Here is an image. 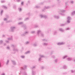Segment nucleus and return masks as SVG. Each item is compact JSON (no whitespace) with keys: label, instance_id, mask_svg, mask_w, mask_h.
Returning <instances> with one entry per match:
<instances>
[{"label":"nucleus","instance_id":"obj_61","mask_svg":"<svg viewBox=\"0 0 75 75\" xmlns=\"http://www.w3.org/2000/svg\"><path fill=\"white\" fill-rule=\"evenodd\" d=\"M52 53H51V55H52Z\"/></svg>","mask_w":75,"mask_h":75},{"label":"nucleus","instance_id":"obj_4","mask_svg":"<svg viewBox=\"0 0 75 75\" xmlns=\"http://www.w3.org/2000/svg\"><path fill=\"white\" fill-rule=\"evenodd\" d=\"M71 18L69 17H68L67 22L68 24H69L71 23Z\"/></svg>","mask_w":75,"mask_h":75},{"label":"nucleus","instance_id":"obj_40","mask_svg":"<svg viewBox=\"0 0 75 75\" xmlns=\"http://www.w3.org/2000/svg\"><path fill=\"white\" fill-rule=\"evenodd\" d=\"M8 62H9V61L8 60L7 62L6 65H8Z\"/></svg>","mask_w":75,"mask_h":75},{"label":"nucleus","instance_id":"obj_5","mask_svg":"<svg viewBox=\"0 0 75 75\" xmlns=\"http://www.w3.org/2000/svg\"><path fill=\"white\" fill-rule=\"evenodd\" d=\"M38 35H39V34H40L41 36L42 37H44V34L42 33H41V31L40 30H38Z\"/></svg>","mask_w":75,"mask_h":75},{"label":"nucleus","instance_id":"obj_23","mask_svg":"<svg viewBox=\"0 0 75 75\" xmlns=\"http://www.w3.org/2000/svg\"><path fill=\"white\" fill-rule=\"evenodd\" d=\"M72 15H74L75 14V11H73L71 13Z\"/></svg>","mask_w":75,"mask_h":75},{"label":"nucleus","instance_id":"obj_17","mask_svg":"<svg viewBox=\"0 0 75 75\" xmlns=\"http://www.w3.org/2000/svg\"><path fill=\"white\" fill-rule=\"evenodd\" d=\"M32 74V75H35V71H33Z\"/></svg>","mask_w":75,"mask_h":75},{"label":"nucleus","instance_id":"obj_14","mask_svg":"<svg viewBox=\"0 0 75 75\" xmlns=\"http://www.w3.org/2000/svg\"><path fill=\"white\" fill-rule=\"evenodd\" d=\"M72 59V58L69 57L67 59V61H71Z\"/></svg>","mask_w":75,"mask_h":75},{"label":"nucleus","instance_id":"obj_54","mask_svg":"<svg viewBox=\"0 0 75 75\" xmlns=\"http://www.w3.org/2000/svg\"><path fill=\"white\" fill-rule=\"evenodd\" d=\"M35 8H38V6H35Z\"/></svg>","mask_w":75,"mask_h":75},{"label":"nucleus","instance_id":"obj_27","mask_svg":"<svg viewBox=\"0 0 75 75\" xmlns=\"http://www.w3.org/2000/svg\"><path fill=\"white\" fill-rule=\"evenodd\" d=\"M30 51H28L25 53L26 54H28V53H30Z\"/></svg>","mask_w":75,"mask_h":75},{"label":"nucleus","instance_id":"obj_50","mask_svg":"<svg viewBox=\"0 0 75 75\" xmlns=\"http://www.w3.org/2000/svg\"><path fill=\"white\" fill-rule=\"evenodd\" d=\"M16 1L17 2H19L20 1V0H16Z\"/></svg>","mask_w":75,"mask_h":75},{"label":"nucleus","instance_id":"obj_45","mask_svg":"<svg viewBox=\"0 0 75 75\" xmlns=\"http://www.w3.org/2000/svg\"><path fill=\"white\" fill-rule=\"evenodd\" d=\"M4 21H7V19L6 18H5L4 19Z\"/></svg>","mask_w":75,"mask_h":75},{"label":"nucleus","instance_id":"obj_57","mask_svg":"<svg viewBox=\"0 0 75 75\" xmlns=\"http://www.w3.org/2000/svg\"><path fill=\"white\" fill-rule=\"evenodd\" d=\"M6 45V44L5 43L4 44V45Z\"/></svg>","mask_w":75,"mask_h":75},{"label":"nucleus","instance_id":"obj_10","mask_svg":"<svg viewBox=\"0 0 75 75\" xmlns=\"http://www.w3.org/2000/svg\"><path fill=\"white\" fill-rule=\"evenodd\" d=\"M59 31H60V32H64V29H63L62 28H59Z\"/></svg>","mask_w":75,"mask_h":75},{"label":"nucleus","instance_id":"obj_46","mask_svg":"<svg viewBox=\"0 0 75 75\" xmlns=\"http://www.w3.org/2000/svg\"><path fill=\"white\" fill-rule=\"evenodd\" d=\"M6 43H8L9 42H8V41H6Z\"/></svg>","mask_w":75,"mask_h":75},{"label":"nucleus","instance_id":"obj_39","mask_svg":"<svg viewBox=\"0 0 75 75\" xmlns=\"http://www.w3.org/2000/svg\"><path fill=\"white\" fill-rule=\"evenodd\" d=\"M36 67L35 66H33V68H32V69H34V68H35Z\"/></svg>","mask_w":75,"mask_h":75},{"label":"nucleus","instance_id":"obj_53","mask_svg":"<svg viewBox=\"0 0 75 75\" xmlns=\"http://www.w3.org/2000/svg\"><path fill=\"white\" fill-rule=\"evenodd\" d=\"M23 27H24V28L25 29V28H26V27L25 26H23Z\"/></svg>","mask_w":75,"mask_h":75},{"label":"nucleus","instance_id":"obj_21","mask_svg":"<svg viewBox=\"0 0 75 75\" xmlns=\"http://www.w3.org/2000/svg\"><path fill=\"white\" fill-rule=\"evenodd\" d=\"M68 57V56H67V55H66V56H63V57H62V58H63V59H65V58H66V57Z\"/></svg>","mask_w":75,"mask_h":75},{"label":"nucleus","instance_id":"obj_58","mask_svg":"<svg viewBox=\"0 0 75 75\" xmlns=\"http://www.w3.org/2000/svg\"><path fill=\"white\" fill-rule=\"evenodd\" d=\"M19 20H22V18H19Z\"/></svg>","mask_w":75,"mask_h":75},{"label":"nucleus","instance_id":"obj_52","mask_svg":"<svg viewBox=\"0 0 75 75\" xmlns=\"http://www.w3.org/2000/svg\"><path fill=\"white\" fill-rule=\"evenodd\" d=\"M16 6H13V8H16Z\"/></svg>","mask_w":75,"mask_h":75},{"label":"nucleus","instance_id":"obj_62","mask_svg":"<svg viewBox=\"0 0 75 75\" xmlns=\"http://www.w3.org/2000/svg\"><path fill=\"white\" fill-rule=\"evenodd\" d=\"M65 73H63V74H64Z\"/></svg>","mask_w":75,"mask_h":75},{"label":"nucleus","instance_id":"obj_22","mask_svg":"<svg viewBox=\"0 0 75 75\" xmlns=\"http://www.w3.org/2000/svg\"><path fill=\"white\" fill-rule=\"evenodd\" d=\"M66 24H61L60 25V26L61 27H64V26H65V25Z\"/></svg>","mask_w":75,"mask_h":75},{"label":"nucleus","instance_id":"obj_41","mask_svg":"<svg viewBox=\"0 0 75 75\" xmlns=\"http://www.w3.org/2000/svg\"><path fill=\"white\" fill-rule=\"evenodd\" d=\"M18 9H19V10L20 11H21V10H22L21 8H19Z\"/></svg>","mask_w":75,"mask_h":75},{"label":"nucleus","instance_id":"obj_51","mask_svg":"<svg viewBox=\"0 0 75 75\" xmlns=\"http://www.w3.org/2000/svg\"><path fill=\"white\" fill-rule=\"evenodd\" d=\"M23 4H24V2H22L21 3V5H23Z\"/></svg>","mask_w":75,"mask_h":75},{"label":"nucleus","instance_id":"obj_35","mask_svg":"<svg viewBox=\"0 0 75 75\" xmlns=\"http://www.w3.org/2000/svg\"><path fill=\"white\" fill-rule=\"evenodd\" d=\"M3 10H2L1 12V15H2V14H3Z\"/></svg>","mask_w":75,"mask_h":75},{"label":"nucleus","instance_id":"obj_32","mask_svg":"<svg viewBox=\"0 0 75 75\" xmlns=\"http://www.w3.org/2000/svg\"><path fill=\"white\" fill-rule=\"evenodd\" d=\"M3 42V41H2V40H1L0 41V44H2Z\"/></svg>","mask_w":75,"mask_h":75},{"label":"nucleus","instance_id":"obj_19","mask_svg":"<svg viewBox=\"0 0 75 75\" xmlns=\"http://www.w3.org/2000/svg\"><path fill=\"white\" fill-rule=\"evenodd\" d=\"M2 8H4L5 9H7V8L6 6H2Z\"/></svg>","mask_w":75,"mask_h":75},{"label":"nucleus","instance_id":"obj_42","mask_svg":"<svg viewBox=\"0 0 75 75\" xmlns=\"http://www.w3.org/2000/svg\"><path fill=\"white\" fill-rule=\"evenodd\" d=\"M67 30H70V28H68L67 29Z\"/></svg>","mask_w":75,"mask_h":75},{"label":"nucleus","instance_id":"obj_16","mask_svg":"<svg viewBox=\"0 0 75 75\" xmlns=\"http://www.w3.org/2000/svg\"><path fill=\"white\" fill-rule=\"evenodd\" d=\"M58 33L57 32V31H55L53 33L54 35H56Z\"/></svg>","mask_w":75,"mask_h":75},{"label":"nucleus","instance_id":"obj_13","mask_svg":"<svg viewBox=\"0 0 75 75\" xmlns=\"http://www.w3.org/2000/svg\"><path fill=\"white\" fill-rule=\"evenodd\" d=\"M11 62H12L13 64V65H16V62H15V61H14V60H12Z\"/></svg>","mask_w":75,"mask_h":75},{"label":"nucleus","instance_id":"obj_60","mask_svg":"<svg viewBox=\"0 0 75 75\" xmlns=\"http://www.w3.org/2000/svg\"><path fill=\"white\" fill-rule=\"evenodd\" d=\"M57 1H58V2L59 1V0H57Z\"/></svg>","mask_w":75,"mask_h":75},{"label":"nucleus","instance_id":"obj_64","mask_svg":"<svg viewBox=\"0 0 75 75\" xmlns=\"http://www.w3.org/2000/svg\"><path fill=\"white\" fill-rule=\"evenodd\" d=\"M14 50L16 51V50Z\"/></svg>","mask_w":75,"mask_h":75},{"label":"nucleus","instance_id":"obj_56","mask_svg":"<svg viewBox=\"0 0 75 75\" xmlns=\"http://www.w3.org/2000/svg\"><path fill=\"white\" fill-rule=\"evenodd\" d=\"M5 75V74H4V73H3L1 75Z\"/></svg>","mask_w":75,"mask_h":75},{"label":"nucleus","instance_id":"obj_11","mask_svg":"<svg viewBox=\"0 0 75 75\" xmlns=\"http://www.w3.org/2000/svg\"><path fill=\"white\" fill-rule=\"evenodd\" d=\"M54 18H56L57 19H58L59 18V16H57L55 15H54Z\"/></svg>","mask_w":75,"mask_h":75},{"label":"nucleus","instance_id":"obj_30","mask_svg":"<svg viewBox=\"0 0 75 75\" xmlns=\"http://www.w3.org/2000/svg\"><path fill=\"white\" fill-rule=\"evenodd\" d=\"M41 68L42 69H44V68H45V67H44V66H42V67H41Z\"/></svg>","mask_w":75,"mask_h":75},{"label":"nucleus","instance_id":"obj_63","mask_svg":"<svg viewBox=\"0 0 75 75\" xmlns=\"http://www.w3.org/2000/svg\"><path fill=\"white\" fill-rule=\"evenodd\" d=\"M1 67V66L0 65V67Z\"/></svg>","mask_w":75,"mask_h":75},{"label":"nucleus","instance_id":"obj_24","mask_svg":"<svg viewBox=\"0 0 75 75\" xmlns=\"http://www.w3.org/2000/svg\"><path fill=\"white\" fill-rule=\"evenodd\" d=\"M35 33V31H33L31 32L30 33L31 34H34V33Z\"/></svg>","mask_w":75,"mask_h":75},{"label":"nucleus","instance_id":"obj_43","mask_svg":"<svg viewBox=\"0 0 75 75\" xmlns=\"http://www.w3.org/2000/svg\"><path fill=\"white\" fill-rule=\"evenodd\" d=\"M21 57L22 58H24V56H21Z\"/></svg>","mask_w":75,"mask_h":75},{"label":"nucleus","instance_id":"obj_20","mask_svg":"<svg viewBox=\"0 0 75 75\" xmlns=\"http://www.w3.org/2000/svg\"><path fill=\"white\" fill-rule=\"evenodd\" d=\"M26 68H27V66H26V65H24L23 66V70H24L25 69H26Z\"/></svg>","mask_w":75,"mask_h":75},{"label":"nucleus","instance_id":"obj_9","mask_svg":"<svg viewBox=\"0 0 75 75\" xmlns=\"http://www.w3.org/2000/svg\"><path fill=\"white\" fill-rule=\"evenodd\" d=\"M51 8V7H50V6L45 7V9H44L42 10V11H44V10H45V9H49V8Z\"/></svg>","mask_w":75,"mask_h":75},{"label":"nucleus","instance_id":"obj_34","mask_svg":"<svg viewBox=\"0 0 75 75\" xmlns=\"http://www.w3.org/2000/svg\"><path fill=\"white\" fill-rule=\"evenodd\" d=\"M52 58H55V56L54 55H53L52 57Z\"/></svg>","mask_w":75,"mask_h":75},{"label":"nucleus","instance_id":"obj_47","mask_svg":"<svg viewBox=\"0 0 75 75\" xmlns=\"http://www.w3.org/2000/svg\"><path fill=\"white\" fill-rule=\"evenodd\" d=\"M11 47H13V48H14V45H12Z\"/></svg>","mask_w":75,"mask_h":75},{"label":"nucleus","instance_id":"obj_7","mask_svg":"<svg viewBox=\"0 0 75 75\" xmlns=\"http://www.w3.org/2000/svg\"><path fill=\"white\" fill-rule=\"evenodd\" d=\"M65 42H59L57 43V45H64Z\"/></svg>","mask_w":75,"mask_h":75},{"label":"nucleus","instance_id":"obj_44","mask_svg":"<svg viewBox=\"0 0 75 75\" xmlns=\"http://www.w3.org/2000/svg\"><path fill=\"white\" fill-rule=\"evenodd\" d=\"M1 3H4L5 2V1H1Z\"/></svg>","mask_w":75,"mask_h":75},{"label":"nucleus","instance_id":"obj_2","mask_svg":"<svg viewBox=\"0 0 75 75\" xmlns=\"http://www.w3.org/2000/svg\"><path fill=\"white\" fill-rule=\"evenodd\" d=\"M39 58L38 59V61L39 62H40L42 60V58H44L45 56L42 55H39Z\"/></svg>","mask_w":75,"mask_h":75},{"label":"nucleus","instance_id":"obj_49","mask_svg":"<svg viewBox=\"0 0 75 75\" xmlns=\"http://www.w3.org/2000/svg\"><path fill=\"white\" fill-rule=\"evenodd\" d=\"M7 49H8V50H9V49H10V47H7Z\"/></svg>","mask_w":75,"mask_h":75},{"label":"nucleus","instance_id":"obj_15","mask_svg":"<svg viewBox=\"0 0 75 75\" xmlns=\"http://www.w3.org/2000/svg\"><path fill=\"white\" fill-rule=\"evenodd\" d=\"M67 6H68V2H67L65 3V7L66 8L67 7Z\"/></svg>","mask_w":75,"mask_h":75},{"label":"nucleus","instance_id":"obj_1","mask_svg":"<svg viewBox=\"0 0 75 75\" xmlns=\"http://www.w3.org/2000/svg\"><path fill=\"white\" fill-rule=\"evenodd\" d=\"M43 43H42V45L43 46H47L48 45L47 43L45 42H47V40L45 39H43L42 40Z\"/></svg>","mask_w":75,"mask_h":75},{"label":"nucleus","instance_id":"obj_38","mask_svg":"<svg viewBox=\"0 0 75 75\" xmlns=\"http://www.w3.org/2000/svg\"><path fill=\"white\" fill-rule=\"evenodd\" d=\"M8 40H12V38H8Z\"/></svg>","mask_w":75,"mask_h":75},{"label":"nucleus","instance_id":"obj_29","mask_svg":"<svg viewBox=\"0 0 75 75\" xmlns=\"http://www.w3.org/2000/svg\"><path fill=\"white\" fill-rule=\"evenodd\" d=\"M57 61H58V59H55L54 60V62H57Z\"/></svg>","mask_w":75,"mask_h":75},{"label":"nucleus","instance_id":"obj_37","mask_svg":"<svg viewBox=\"0 0 75 75\" xmlns=\"http://www.w3.org/2000/svg\"><path fill=\"white\" fill-rule=\"evenodd\" d=\"M29 20V18H27L25 19V21H26V20Z\"/></svg>","mask_w":75,"mask_h":75},{"label":"nucleus","instance_id":"obj_3","mask_svg":"<svg viewBox=\"0 0 75 75\" xmlns=\"http://www.w3.org/2000/svg\"><path fill=\"white\" fill-rule=\"evenodd\" d=\"M65 11V10H59V14H61V15H62V16H64V13H64Z\"/></svg>","mask_w":75,"mask_h":75},{"label":"nucleus","instance_id":"obj_33","mask_svg":"<svg viewBox=\"0 0 75 75\" xmlns=\"http://www.w3.org/2000/svg\"><path fill=\"white\" fill-rule=\"evenodd\" d=\"M33 46L34 47H36V46H37V44H36V43H35L33 45Z\"/></svg>","mask_w":75,"mask_h":75},{"label":"nucleus","instance_id":"obj_8","mask_svg":"<svg viewBox=\"0 0 75 75\" xmlns=\"http://www.w3.org/2000/svg\"><path fill=\"white\" fill-rule=\"evenodd\" d=\"M15 29H16V27H12L11 28V31L12 32H14Z\"/></svg>","mask_w":75,"mask_h":75},{"label":"nucleus","instance_id":"obj_48","mask_svg":"<svg viewBox=\"0 0 75 75\" xmlns=\"http://www.w3.org/2000/svg\"><path fill=\"white\" fill-rule=\"evenodd\" d=\"M28 43H29V42H26V44H28Z\"/></svg>","mask_w":75,"mask_h":75},{"label":"nucleus","instance_id":"obj_31","mask_svg":"<svg viewBox=\"0 0 75 75\" xmlns=\"http://www.w3.org/2000/svg\"><path fill=\"white\" fill-rule=\"evenodd\" d=\"M23 24V22H20L18 23L19 25H20V24Z\"/></svg>","mask_w":75,"mask_h":75},{"label":"nucleus","instance_id":"obj_36","mask_svg":"<svg viewBox=\"0 0 75 75\" xmlns=\"http://www.w3.org/2000/svg\"><path fill=\"white\" fill-rule=\"evenodd\" d=\"M71 73H74V72H75L73 70H71Z\"/></svg>","mask_w":75,"mask_h":75},{"label":"nucleus","instance_id":"obj_26","mask_svg":"<svg viewBox=\"0 0 75 75\" xmlns=\"http://www.w3.org/2000/svg\"><path fill=\"white\" fill-rule=\"evenodd\" d=\"M23 75H27V74L25 72L23 73Z\"/></svg>","mask_w":75,"mask_h":75},{"label":"nucleus","instance_id":"obj_55","mask_svg":"<svg viewBox=\"0 0 75 75\" xmlns=\"http://www.w3.org/2000/svg\"><path fill=\"white\" fill-rule=\"evenodd\" d=\"M5 37V35H2V37Z\"/></svg>","mask_w":75,"mask_h":75},{"label":"nucleus","instance_id":"obj_28","mask_svg":"<svg viewBox=\"0 0 75 75\" xmlns=\"http://www.w3.org/2000/svg\"><path fill=\"white\" fill-rule=\"evenodd\" d=\"M70 3L72 4H74V1H70Z\"/></svg>","mask_w":75,"mask_h":75},{"label":"nucleus","instance_id":"obj_6","mask_svg":"<svg viewBox=\"0 0 75 75\" xmlns=\"http://www.w3.org/2000/svg\"><path fill=\"white\" fill-rule=\"evenodd\" d=\"M40 17L41 18H47V16L42 15H40Z\"/></svg>","mask_w":75,"mask_h":75},{"label":"nucleus","instance_id":"obj_25","mask_svg":"<svg viewBox=\"0 0 75 75\" xmlns=\"http://www.w3.org/2000/svg\"><path fill=\"white\" fill-rule=\"evenodd\" d=\"M38 27V26L37 25V23L35 24V25H34V27L35 28H37Z\"/></svg>","mask_w":75,"mask_h":75},{"label":"nucleus","instance_id":"obj_18","mask_svg":"<svg viewBox=\"0 0 75 75\" xmlns=\"http://www.w3.org/2000/svg\"><path fill=\"white\" fill-rule=\"evenodd\" d=\"M63 69H67V66H66V65H64L63 67Z\"/></svg>","mask_w":75,"mask_h":75},{"label":"nucleus","instance_id":"obj_59","mask_svg":"<svg viewBox=\"0 0 75 75\" xmlns=\"http://www.w3.org/2000/svg\"><path fill=\"white\" fill-rule=\"evenodd\" d=\"M74 61L75 62V59H74Z\"/></svg>","mask_w":75,"mask_h":75},{"label":"nucleus","instance_id":"obj_12","mask_svg":"<svg viewBox=\"0 0 75 75\" xmlns=\"http://www.w3.org/2000/svg\"><path fill=\"white\" fill-rule=\"evenodd\" d=\"M28 32H25L24 34H22L21 35V36L22 37H24V36H25V35H26V34H28Z\"/></svg>","mask_w":75,"mask_h":75}]
</instances>
